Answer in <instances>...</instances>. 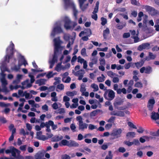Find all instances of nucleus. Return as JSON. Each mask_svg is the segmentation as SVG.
I'll return each instance as SVG.
<instances>
[{
  "label": "nucleus",
  "instance_id": "f257e3e1",
  "mask_svg": "<svg viewBox=\"0 0 159 159\" xmlns=\"http://www.w3.org/2000/svg\"><path fill=\"white\" fill-rule=\"evenodd\" d=\"M53 42L54 46V54L52 58H49V62L50 64L49 67L50 68H52L55 63L57 62V56L60 53V52L59 51V49L61 47L60 45L63 43V42L60 39L59 37L54 39Z\"/></svg>",
  "mask_w": 159,
  "mask_h": 159
},
{
  "label": "nucleus",
  "instance_id": "f03ea898",
  "mask_svg": "<svg viewBox=\"0 0 159 159\" xmlns=\"http://www.w3.org/2000/svg\"><path fill=\"white\" fill-rule=\"evenodd\" d=\"M14 44L12 41H11L9 46L6 49V55L3 64L10 62L13 64L15 63L16 59L13 57V54L14 52Z\"/></svg>",
  "mask_w": 159,
  "mask_h": 159
},
{
  "label": "nucleus",
  "instance_id": "7ed1b4c3",
  "mask_svg": "<svg viewBox=\"0 0 159 159\" xmlns=\"http://www.w3.org/2000/svg\"><path fill=\"white\" fill-rule=\"evenodd\" d=\"M64 3V7L66 9H67L70 7H71L73 9V13L75 19H77V16L78 11L75 8V5L71 0H63Z\"/></svg>",
  "mask_w": 159,
  "mask_h": 159
},
{
  "label": "nucleus",
  "instance_id": "20e7f679",
  "mask_svg": "<svg viewBox=\"0 0 159 159\" xmlns=\"http://www.w3.org/2000/svg\"><path fill=\"white\" fill-rule=\"evenodd\" d=\"M63 24V21L62 20L58 21L55 24L51 34V36L54 37L56 34H60L63 32L62 29L61 28Z\"/></svg>",
  "mask_w": 159,
  "mask_h": 159
},
{
  "label": "nucleus",
  "instance_id": "39448f33",
  "mask_svg": "<svg viewBox=\"0 0 159 159\" xmlns=\"http://www.w3.org/2000/svg\"><path fill=\"white\" fill-rule=\"evenodd\" d=\"M5 152L7 154L11 153L12 156L14 157V159H23V157L20 155V152L12 147L10 148V149H7L6 150Z\"/></svg>",
  "mask_w": 159,
  "mask_h": 159
},
{
  "label": "nucleus",
  "instance_id": "423d86ee",
  "mask_svg": "<svg viewBox=\"0 0 159 159\" xmlns=\"http://www.w3.org/2000/svg\"><path fill=\"white\" fill-rule=\"evenodd\" d=\"M64 27L66 30L73 29L76 25L77 24L75 22H72L67 17H65L64 19Z\"/></svg>",
  "mask_w": 159,
  "mask_h": 159
},
{
  "label": "nucleus",
  "instance_id": "0eeeda50",
  "mask_svg": "<svg viewBox=\"0 0 159 159\" xmlns=\"http://www.w3.org/2000/svg\"><path fill=\"white\" fill-rule=\"evenodd\" d=\"M76 120L78 122L79 129V130L84 131L86 129L88 126V125L85 123H84L83 119L81 116H78L76 118Z\"/></svg>",
  "mask_w": 159,
  "mask_h": 159
},
{
  "label": "nucleus",
  "instance_id": "6e6552de",
  "mask_svg": "<svg viewBox=\"0 0 159 159\" xmlns=\"http://www.w3.org/2000/svg\"><path fill=\"white\" fill-rule=\"evenodd\" d=\"M143 9H144L151 16H155L159 14V12L154 8L149 6H143Z\"/></svg>",
  "mask_w": 159,
  "mask_h": 159
},
{
  "label": "nucleus",
  "instance_id": "1a4fd4ad",
  "mask_svg": "<svg viewBox=\"0 0 159 159\" xmlns=\"http://www.w3.org/2000/svg\"><path fill=\"white\" fill-rule=\"evenodd\" d=\"M107 95L108 99L109 100H112L115 97V93L111 89L107 90L104 95V97L106 98H107L106 96Z\"/></svg>",
  "mask_w": 159,
  "mask_h": 159
},
{
  "label": "nucleus",
  "instance_id": "9d476101",
  "mask_svg": "<svg viewBox=\"0 0 159 159\" xmlns=\"http://www.w3.org/2000/svg\"><path fill=\"white\" fill-rule=\"evenodd\" d=\"M122 131V130L121 129H115L112 131L110 135L114 137V139L118 138L121 136Z\"/></svg>",
  "mask_w": 159,
  "mask_h": 159
},
{
  "label": "nucleus",
  "instance_id": "9b49d317",
  "mask_svg": "<svg viewBox=\"0 0 159 159\" xmlns=\"http://www.w3.org/2000/svg\"><path fill=\"white\" fill-rule=\"evenodd\" d=\"M140 71L141 73H145L147 74H150L152 71V68L149 66L146 67H143L140 69Z\"/></svg>",
  "mask_w": 159,
  "mask_h": 159
},
{
  "label": "nucleus",
  "instance_id": "f8f14e48",
  "mask_svg": "<svg viewBox=\"0 0 159 159\" xmlns=\"http://www.w3.org/2000/svg\"><path fill=\"white\" fill-rule=\"evenodd\" d=\"M86 1L87 0H78L80 7L82 11H84L88 6V3L84 4Z\"/></svg>",
  "mask_w": 159,
  "mask_h": 159
},
{
  "label": "nucleus",
  "instance_id": "ddd939ff",
  "mask_svg": "<svg viewBox=\"0 0 159 159\" xmlns=\"http://www.w3.org/2000/svg\"><path fill=\"white\" fill-rule=\"evenodd\" d=\"M150 48V44L148 43H145L139 46L138 50L141 51L143 49H148Z\"/></svg>",
  "mask_w": 159,
  "mask_h": 159
},
{
  "label": "nucleus",
  "instance_id": "4468645a",
  "mask_svg": "<svg viewBox=\"0 0 159 159\" xmlns=\"http://www.w3.org/2000/svg\"><path fill=\"white\" fill-rule=\"evenodd\" d=\"M155 102L154 98L150 99L148 102L147 107L150 111H152Z\"/></svg>",
  "mask_w": 159,
  "mask_h": 159
},
{
  "label": "nucleus",
  "instance_id": "2eb2a0df",
  "mask_svg": "<svg viewBox=\"0 0 159 159\" xmlns=\"http://www.w3.org/2000/svg\"><path fill=\"white\" fill-rule=\"evenodd\" d=\"M110 114L111 115L116 116L120 117H124L125 116V113L124 111L117 110L112 111L111 112Z\"/></svg>",
  "mask_w": 159,
  "mask_h": 159
},
{
  "label": "nucleus",
  "instance_id": "dca6fc26",
  "mask_svg": "<svg viewBox=\"0 0 159 159\" xmlns=\"http://www.w3.org/2000/svg\"><path fill=\"white\" fill-rule=\"evenodd\" d=\"M73 35H74V38H72L70 39V40L69 41L67 45L66 48H70L69 52H70L72 48L70 47L71 45H72L73 44L75 39V37L76 36V34L75 33L73 32Z\"/></svg>",
  "mask_w": 159,
  "mask_h": 159
},
{
  "label": "nucleus",
  "instance_id": "f3484780",
  "mask_svg": "<svg viewBox=\"0 0 159 159\" xmlns=\"http://www.w3.org/2000/svg\"><path fill=\"white\" fill-rule=\"evenodd\" d=\"M18 57L19 59V63L22 64V65H23L25 66L28 65L27 61L23 56H22L20 53H18Z\"/></svg>",
  "mask_w": 159,
  "mask_h": 159
},
{
  "label": "nucleus",
  "instance_id": "a211bd4d",
  "mask_svg": "<svg viewBox=\"0 0 159 159\" xmlns=\"http://www.w3.org/2000/svg\"><path fill=\"white\" fill-rule=\"evenodd\" d=\"M36 138L38 139L43 141H45L47 139V138L45 135H42V132L41 131L37 132Z\"/></svg>",
  "mask_w": 159,
  "mask_h": 159
},
{
  "label": "nucleus",
  "instance_id": "6ab92c4d",
  "mask_svg": "<svg viewBox=\"0 0 159 159\" xmlns=\"http://www.w3.org/2000/svg\"><path fill=\"white\" fill-rule=\"evenodd\" d=\"M23 75H22L18 74L16 75V79L12 82L13 84H19L22 79Z\"/></svg>",
  "mask_w": 159,
  "mask_h": 159
},
{
  "label": "nucleus",
  "instance_id": "aec40b11",
  "mask_svg": "<svg viewBox=\"0 0 159 159\" xmlns=\"http://www.w3.org/2000/svg\"><path fill=\"white\" fill-rule=\"evenodd\" d=\"M85 72L84 70L81 69L76 72L75 75L78 77V80H81L85 73Z\"/></svg>",
  "mask_w": 159,
  "mask_h": 159
},
{
  "label": "nucleus",
  "instance_id": "412c9836",
  "mask_svg": "<svg viewBox=\"0 0 159 159\" xmlns=\"http://www.w3.org/2000/svg\"><path fill=\"white\" fill-rule=\"evenodd\" d=\"M91 61L89 63V66L91 67L92 68L94 64H97L98 62V58L95 57H93L90 58Z\"/></svg>",
  "mask_w": 159,
  "mask_h": 159
},
{
  "label": "nucleus",
  "instance_id": "4be33fe9",
  "mask_svg": "<svg viewBox=\"0 0 159 159\" xmlns=\"http://www.w3.org/2000/svg\"><path fill=\"white\" fill-rule=\"evenodd\" d=\"M156 56L155 54H154L152 53L149 52H148V57H146L145 58V60L148 61L150 60H153L156 57Z\"/></svg>",
  "mask_w": 159,
  "mask_h": 159
},
{
  "label": "nucleus",
  "instance_id": "5701e85b",
  "mask_svg": "<svg viewBox=\"0 0 159 159\" xmlns=\"http://www.w3.org/2000/svg\"><path fill=\"white\" fill-rule=\"evenodd\" d=\"M79 144L74 141L70 140L69 141L68 146L69 147H77L79 146Z\"/></svg>",
  "mask_w": 159,
  "mask_h": 159
},
{
  "label": "nucleus",
  "instance_id": "b1692460",
  "mask_svg": "<svg viewBox=\"0 0 159 159\" xmlns=\"http://www.w3.org/2000/svg\"><path fill=\"white\" fill-rule=\"evenodd\" d=\"M126 25V23L125 22H121L117 24L116 25V28L118 29L121 30L125 27Z\"/></svg>",
  "mask_w": 159,
  "mask_h": 159
},
{
  "label": "nucleus",
  "instance_id": "393cba45",
  "mask_svg": "<svg viewBox=\"0 0 159 159\" xmlns=\"http://www.w3.org/2000/svg\"><path fill=\"white\" fill-rule=\"evenodd\" d=\"M51 97L52 98L51 100L53 102H56L58 101V98L57 96V93L55 92H53L51 93Z\"/></svg>",
  "mask_w": 159,
  "mask_h": 159
},
{
  "label": "nucleus",
  "instance_id": "a878e982",
  "mask_svg": "<svg viewBox=\"0 0 159 159\" xmlns=\"http://www.w3.org/2000/svg\"><path fill=\"white\" fill-rule=\"evenodd\" d=\"M47 80L44 79H42L37 80L35 82V83L38 84L39 85H44L45 84Z\"/></svg>",
  "mask_w": 159,
  "mask_h": 159
},
{
  "label": "nucleus",
  "instance_id": "bb28decb",
  "mask_svg": "<svg viewBox=\"0 0 159 159\" xmlns=\"http://www.w3.org/2000/svg\"><path fill=\"white\" fill-rule=\"evenodd\" d=\"M151 118L155 120L159 119V114L158 113L152 112Z\"/></svg>",
  "mask_w": 159,
  "mask_h": 159
},
{
  "label": "nucleus",
  "instance_id": "cd10ccee",
  "mask_svg": "<svg viewBox=\"0 0 159 159\" xmlns=\"http://www.w3.org/2000/svg\"><path fill=\"white\" fill-rule=\"evenodd\" d=\"M49 124L52 127V129L53 130L56 129L57 128V125H55L53 122L51 120L48 121Z\"/></svg>",
  "mask_w": 159,
  "mask_h": 159
},
{
  "label": "nucleus",
  "instance_id": "c85d7f7f",
  "mask_svg": "<svg viewBox=\"0 0 159 159\" xmlns=\"http://www.w3.org/2000/svg\"><path fill=\"white\" fill-rule=\"evenodd\" d=\"M69 141H67L65 139H63L61 140V142L59 143V144L60 146H68Z\"/></svg>",
  "mask_w": 159,
  "mask_h": 159
},
{
  "label": "nucleus",
  "instance_id": "c756f323",
  "mask_svg": "<svg viewBox=\"0 0 159 159\" xmlns=\"http://www.w3.org/2000/svg\"><path fill=\"white\" fill-rule=\"evenodd\" d=\"M123 101L122 100L120 99L119 100L116 101V102L114 103V105L115 107L117 108L120 105L123 103Z\"/></svg>",
  "mask_w": 159,
  "mask_h": 159
},
{
  "label": "nucleus",
  "instance_id": "7c9ffc66",
  "mask_svg": "<svg viewBox=\"0 0 159 159\" xmlns=\"http://www.w3.org/2000/svg\"><path fill=\"white\" fill-rule=\"evenodd\" d=\"M22 65V64H20V63H18V66L15 65L14 67L11 68V69L16 71H19L20 68L21 66Z\"/></svg>",
  "mask_w": 159,
  "mask_h": 159
},
{
  "label": "nucleus",
  "instance_id": "2f4dec72",
  "mask_svg": "<svg viewBox=\"0 0 159 159\" xmlns=\"http://www.w3.org/2000/svg\"><path fill=\"white\" fill-rule=\"evenodd\" d=\"M63 138V137L61 135H56L53 138V141L57 142L61 140Z\"/></svg>",
  "mask_w": 159,
  "mask_h": 159
},
{
  "label": "nucleus",
  "instance_id": "473e14b6",
  "mask_svg": "<svg viewBox=\"0 0 159 159\" xmlns=\"http://www.w3.org/2000/svg\"><path fill=\"white\" fill-rule=\"evenodd\" d=\"M144 61V60L143 59L139 62L135 63V64L136 67L138 68H139L142 66L143 65Z\"/></svg>",
  "mask_w": 159,
  "mask_h": 159
},
{
  "label": "nucleus",
  "instance_id": "72a5a7b5",
  "mask_svg": "<svg viewBox=\"0 0 159 159\" xmlns=\"http://www.w3.org/2000/svg\"><path fill=\"white\" fill-rule=\"evenodd\" d=\"M107 75L111 77V78H113L114 76H117V75L116 73H113L111 71H109L107 72Z\"/></svg>",
  "mask_w": 159,
  "mask_h": 159
},
{
  "label": "nucleus",
  "instance_id": "f704fd0d",
  "mask_svg": "<svg viewBox=\"0 0 159 159\" xmlns=\"http://www.w3.org/2000/svg\"><path fill=\"white\" fill-rule=\"evenodd\" d=\"M59 105H61V104L60 103H57L56 102H55L52 105V107L54 109L57 110L59 108Z\"/></svg>",
  "mask_w": 159,
  "mask_h": 159
},
{
  "label": "nucleus",
  "instance_id": "c9c22d12",
  "mask_svg": "<svg viewBox=\"0 0 159 159\" xmlns=\"http://www.w3.org/2000/svg\"><path fill=\"white\" fill-rule=\"evenodd\" d=\"M91 87L93 89V91L94 92L97 91L99 89L98 86L95 84H91Z\"/></svg>",
  "mask_w": 159,
  "mask_h": 159
},
{
  "label": "nucleus",
  "instance_id": "e433bc0d",
  "mask_svg": "<svg viewBox=\"0 0 159 159\" xmlns=\"http://www.w3.org/2000/svg\"><path fill=\"white\" fill-rule=\"evenodd\" d=\"M136 135L135 132H128L126 134V136L130 138L134 137Z\"/></svg>",
  "mask_w": 159,
  "mask_h": 159
},
{
  "label": "nucleus",
  "instance_id": "4c0bfd02",
  "mask_svg": "<svg viewBox=\"0 0 159 159\" xmlns=\"http://www.w3.org/2000/svg\"><path fill=\"white\" fill-rule=\"evenodd\" d=\"M1 82L2 83V86H6L8 84V82L6 78H1Z\"/></svg>",
  "mask_w": 159,
  "mask_h": 159
},
{
  "label": "nucleus",
  "instance_id": "58836bf2",
  "mask_svg": "<svg viewBox=\"0 0 159 159\" xmlns=\"http://www.w3.org/2000/svg\"><path fill=\"white\" fill-rule=\"evenodd\" d=\"M76 94V92L75 91L72 92L68 91L66 93V94L70 97H73Z\"/></svg>",
  "mask_w": 159,
  "mask_h": 159
},
{
  "label": "nucleus",
  "instance_id": "ea45409f",
  "mask_svg": "<svg viewBox=\"0 0 159 159\" xmlns=\"http://www.w3.org/2000/svg\"><path fill=\"white\" fill-rule=\"evenodd\" d=\"M109 30L108 28H107L106 29L103 31V36L104 38H106L107 36L109 34Z\"/></svg>",
  "mask_w": 159,
  "mask_h": 159
},
{
  "label": "nucleus",
  "instance_id": "a19ab883",
  "mask_svg": "<svg viewBox=\"0 0 159 159\" xmlns=\"http://www.w3.org/2000/svg\"><path fill=\"white\" fill-rule=\"evenodd\" d=\"M62 80L63 82L66 83H69L71 80V78L69 76L67 77V78H65L64 77V78H62Z\"/></svg>",
  "mask_w": 159,
  "mask_h": 159
},
{
  "label": "nucleus",
  "instance_id": "79ce46f5",
  "mask_svg": "<svg viewBox=\"0 0 159 159\" xmlns=\"http://www.w3.org/2000/svg\"><path fill=\"white\" fill-rule=\"evenodd\" d=\"M71 38L70 37V36L69 34H65L64 36V39L66 41H69L70 40V39Z\"/></svg>",
  "mask_w": 159,
  "mask_h": 159
},
{
  "label": "nucleus",
  "instance_id": "37998d69",
  "mask_svg": "<svg viewBox=\"0 0 159 159\" xmlns=\"http://www.w3.org/2000/svg\"><path fill=\"white\" fill-rule=\"evenodd\" d=\"M131 38L134 39V42L136 43L139 41V39L138 37V34H136V36H132Z\"/></svg>",
  "mask_w": 159,
  "mask_h": 159
},
{
  "label": "nucleus",
  "instance_id": "c03bdc74",
  "mask_svg": "<svg viewBox=\"0 0 159 159\" xmlns=\"http://www.w3.org/2000/svg\"><path fill=\"white\" fill-rule=\"evenodd\" d=\"M88 128L89 129L92 130L95 129H97V126L94 125L92 124H89L88 125Z\"/></svg>",
  "mask_w": 159,
  "mask_h": 159
},
{
  "label": "nucleus",
  "instance_id": "a18cd8bd",
  "mask_svg": "<svg viewBox=\"0 0 159 159\" xmlns=\"http://www.w3.org/2000/svg\"><path fill=\"white\" fill-rule=\"evenodd\" d=\"M102 76L98 77L97 80L99 82H102L105 80V77L103 74L101 75Z\"/></svg>",
  "mask_w": 159,
  "mask_h": 159
},
{
  "label": "nucleus",
  "instance_id": "49530a36",
  "mask_svg": "<svg viewBox=\"0 0 159 159\" xmlns=\"http://www.w3.org/2000/svg\"><path fill=\"white\" fill-rule=\"evenodd\" d=\"M29 76L30 78V82L31 83H33L34 81V78L32 73H30L29 74Z\"/></svg>",
  "mask_w": 159,
  "mask_h": 159
},
{
  "label": "nucleus",
  "instance_id": "de8ad7c7",
  "mask_svg": "<svg viewBox=\"0 0 159 159\" xmlns=\"http://www.w3.org/2000/svg\"><path fill=\"white\" fill-rule=\"evenodd\" d=\"M56 74V73H53L52 72L50 71L49 72V73L46 76L49 79L52 77Z\"/></svg>",
  "mask_w": 159,
  "mask_h": 159
},
{
  "label": "nucleus",
  "instance_id": "09e8293b",
  "mask_svg": "<svg viewBox=\"0 0 159 159\" xmlns=\"http://www.w3.org/2000/svg\"><path fill=\"white\" fill-rule=\"evenodd\" d=\"M86 90L85 88V85L84 84H82L81 85V88L80 89V92L81 93L85 91Z\"/></svg>",
  "mask_w": 159,
  "mask_h": 159
},
{
  "label": "nucleus",
  "instance_id": "8fccbe9b",
  "mask_svg": "<svg viewBox=\"0 0 159 159\" xmlns=\"http://www.w3.org/2000/svg\"><path fill=\"white\" fill-rule=\"evenodd\" d=\"M19 101H20V102H21V103L20 104H19V106H20V107H22L23 106L24 102L25 101V100L24 98H20L19 99Z\"/></svg>",
  "mask_w": 159,
  "mask_h": 159
},
{
  "label": "nucleus",
  "instance_id": "3c124183",
  "mask_svg": "<svg viewBox=\"0 0 159 159\" xmlns=\"http://www.w3.org/2000/svg\"><path fill=\"white\" fill-rule=\"evenodd\" d=\"M1 68L2 70H3V71H7L8 72H10V70L8 69L4 66L3 64H2L1 66Z\"/></svg>",
  "mask_w": 159,
  "mask_h": 159
},
{
  "label": "nucleus",
  "instance_id": "603ef678",
  "mask_svg": "<svg viewBox=\"0 0 159 159\" xmlns=\"http://www.w3.org/2000/svg\"><path fill=\"white\" fill-rule=\"evenodd\" d=\"M112 155L111 151L108 152V155L107 156L105 159H112Z\"/></svg>",
  "mask_w": 159,
  "mask_h": 159
},
{
  "label": "nucleus",
  "instance_id": "864d4df0",
  "mask_svg": "<svg viewBox=\"0 0 159 159\" xmlns=\"http://www.w3.org/2000/svg\"><path fill=\"white\" fill-rule=\"evenodd\" d=\"M134 86L136 87L142 88L143 87V84L141 82H138L135 84Z\"/></svg>",
  "mask_w": 159,
  "mask_h": 159
},
{
  "label": "nucleus",
  "instance_id": "5fc2aeb1",
  "mask_svg": "<svg viewBox=\"0 0 159 159\" xmlns=\"http://www.w3.org/2000/svg\"><path fill=\"white\" fill-rule=\"evenodd\" d=\"M81 54L84 57L87 56V55L86 53V50L85 48H83L82 49L81 51Z\"/></svg>",
  "mask_w": 159,
  "mask_h": 159
},
{
  "label": "nucleus",
  "instance_id": "6e6d98bb",
  "mask_svg": "<svg viewBox=\"0 0 159 159\" xmlns=\"http://www.w3.org/2000/svg\"><path fill=\"white\" fill-rule=\"evenodd\" d=\"M42 109L44 111H47L48 110V107L47 105L45 104L42 106Z\"/></svg>",
  "mask_w": 159,
  "mask_h": 159
},
{
  "label": "nucleus",
  "instance_id": "4d7b16f0",
  "mask_svg": "<svg viewBox=\"0 0 159 159\" xmlns=\"http://www.w3.org/2000/svg\"><path fill=\"white\" fill-rule=\"evenodd\" d=\"M24 96L26 99H30L31 98V97H30V94L27 93L26 91L24 92Z\"/></svg>",
  "mask_w": 159,
  "mask_h": 159
},
{
  "label": "nucleus",
  "instance_id": "13d9d810",
  "mask_svg": "<svg viewBox=\"0 0 159 159\" xmlns=\"http://www.w3.org/2000/svg\"><path fill=\"white\" fill-rule=\"evenodd\" d=\"M29 80H26L25 81L22 82L21 84L22 85V86H20V87L22 89H24L26 88V87L24 85H25V84L29 82Z\"/></svg>",
  "mask_w": 159,
  "mask_h": 159
},
{
  "label": "nucleus",
  "instance_id": "bf43d9fd",
  "mask_svg": "<svg viewBox=\"0 0 159 159\" xmlns=\"http://www.w3.org/2000/svg\"><path fill=\"white\" fill-rule=\"evenodd\" d=\"M42 153L41 152L37 153L35 156L36 159H41L42 157Z\"/></svg>",
  "mask_w": 159,
  "mask_h": 159
},
{
  "label": "nucleus",
  "instance_id": "052dcab7",
  "mask_svg": "<svg viewBox=\"0 0 159 159\" xmlns=\"http://www.w3.org/2000/svg\"><path fill=\"white\" fill-rule=\"evenodd\" d=\"M116 117L114 116H111L110 118L107 120V122L109 123H112L115 120Z\"/></svg>",
  "mask_w": 159,
  "mask_h": 159
},
{
  "label": "nucleus",
  "instance_id": "680f3d73",
  "mask_svg": "<svg viewBox=\"0 0 159 159\" xmlns=\"http://www.w3.org/2000/svg\"><path fill=\"white\" fill-rule=\"evenodd\" d=\"M101 20L102 21L101 24L102 25H105L107 22V19L103 17L101 18Z\"/></svg>",
  "mask_w": 159,
  "mask_h": 159
},
{
  "label": "nucleus",
  "instance_id": "e2e57ef3",
  "mask_svg": "<svg viewBox=\"0 0 159 159\" xmlns=\"http://www.w3.org/2000/svg\"><path fill=\"white\" fill-rule=\"evenodd\" d=\"M70 128L71 130L73 132H75L76 131L75 129L76 128V127L74 124H71L70 125Z\"/></svg>",
  "mask_w": 159,
  "mask_h": 159
},
{
  "label": "nucleus",
  "instance_id": "0e129e2a",
  "mask_svg": "<svg viewBox=\"0 0 159 159\" xmlns=\"http://www.w3.org/2000/svg\"><path fill=\"white\" fill-rule=\"evenodd\" d=\"M6 86H2V91L3 92L7 93L9 92L8 90L7 89Z\"/></svg>",
  "mask_w": 159,
  "mask_h": 159
},
{
  "label": "nucleus",
  "instance_id": "69168bd1",
  "mask_svg": "<svg viewBox=\"0 0 159 159\" xmlns=\"http://www.w3.org/2000/svg\"><path fill=\"white\" fill-rule=\"evenodd\" d=\"M61 158L62 159H70V157L68 155L65 154L62 155Z\"/></svg>",
  "mask_w": 159,
  "mask_h": 159
},
{
  "label": "nucleus",
  "instance_id": "338daca9",
  "mask_svg": "<svg viewBox=\"0 0 159 159\" xmlns=\"http://www.w3.org/2000/svg\"><path fill=\"white\" fill-rule=\"evenodd\" d=\"M48 125H49L48 121L46 122L45 123L42 122L41 123L40 126L41 128H43L44 127H46Z\"/></svg>",
  "mask_w": 159,
  "mask_h": 159
},
{
  "label": "nucleus",
  "instance_id": "774afa93",
  "mask_svg": "<svg viewBox=\"0 0 159 159\" xmlns=\"http://www.w3.org/2000/svg\"><path fill=\"white\" fill-rule=\"evenodd\" d=\"M130 36V34L129 33H124L123 35V37L124 38H127Z\"/></svg>",
  "mask_w": 159,
  "mask_h": 159
}]
</instances>
